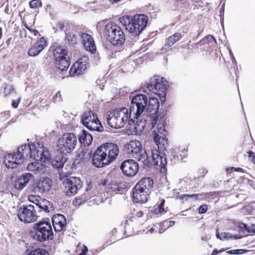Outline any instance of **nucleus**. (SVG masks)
<instances>
[{"label":"nucleus","mask_w":255,"mask_h":255,"mask_svg":"<svg viewBox=\"0 0 255 255\" xmlns=\"http://www.w3.org/2000/svg\"><path fill=\"white\" fill-rule=\"evenodd\" d=\"M119 153L117 144L107 142L99 147L92 156V164L97 168L103 167L114 161Z\"/></svg>","instance_id":"1"},{"label":"nucleus","mask_w":255,"mask_h":255,"mask_svg":"<svg viewBox=\"0 0 255 255\" xmlns=\"http://www.w3.org/2000/svg\"><path fill=\"white\" fill-rule=\"evenodd\" d=\"M107 121L112 128H120L125 126L126 123L131 125L135 120L126 107L113 110L107 113Z\"/></svg>","instance_id":"2"},{"label":"nucleus","mask_w":255,"mask_h":255,"mask_svg":"<svg viewBox=\"0 0 255 255\" xmlns=\"http://www.w3.org/2000/svg\"><path fill=\"white\" fill-rule=\"evenodd\" d=\"M30 235L34 240L40 242L51 240L54 238L51 224L47 221H41L34 224Z\"/></svg>","instance_id":"3"},{"label":"nucleus","mask_w":255,"mask_h":255,"mask_svg":"<svg viewBox=\"0 0 255 255\" xmlns=\"http://www.w3.org/2000/svg\"><path fill=\"white\" fill-rule=\"evenodd\" d=\"M122 22L125 25L126 29L132 36H138L146 27L148 18L144 14L134 15L130 19H123Z\"/></svg>","instance_id":"4"},{"label":"nucleus","mask_w":255,"mask_h":255,"mask_svg":"<svg viewBox=\"0 0 255 255\" xmlns=\"http://www.w3.org/2000/svg\"><path fill=\"white\" fill-rule=\"evenodd\" d=\"M126 152L129 156L135 158L143 165L149 164L147 160V153L142 149L141 142L137 140H131L125 145Z\"/></svg>","instance_id":"5"},{"label":"nucleus","mask_w":255,"mask_h":255,"mask_svg":"<svg viewBox=\"0 0 255 255\" xmlns=\"http://www.w3.org/2000/svg\"><path fill=\"white\" fill-rule=\"evenodd\" d=\"M104 34L108 40L114 45H122L126 40L125 35L121 28L114 24L106 25Z\"/></svg>","instance_id":"6"},{"label":"nucleus","mask_w":255,"mask_h":255,"mask_svg":"<svg viewBox=\"0 0 255 255\" xmlns=\"http://www.w3.org/2000/svg\"><path fill=\"white\" fill-rule=\"evenodd\" d=\"M147 103L148 98L144 95L137 94L132 98L129 112L134 120L139 118L144 112H147Z\"/></svg>","instance_id":"7"},{"label":"nucleus","mask_w":255,"mask_h":255,"mask_svg":"<svg viewBox=\"0 0 255 255\" xmlns=\"http://www.w3.org/2000/svg\"><path fill=\"white\" fill-rule=\"evenodd\" d=\"M55 64L61 71H66L70 66V54L63 46H58L53 49Z\"/></svg>","instance_id":"8"},{"label":"nucleus","mask_w":255,"mask_h":255,"mask_svg":"<svg viewBox=\"0 0 255 255\" xmlns=\"http://www.w3.org/2000/svg\"><path fill=\"white\" fill-rule=\"evenodd\" d=\"M77 143L76 135L72 133H67L63 135L57 143V150L62 154L72 152Z\"/></svg>","instance_id":"9"},{"label":"nucleus","mask_w":255,"mask_h":255,"mask_svg":"<svg viewBox=\"0 0 255 255\" xmlns=\"http://www.w3.org/2000/svg\"><path fill=\"white\" fill-rule=\"evenodd\" d=\"M165 120L161 117L159 119V123L157 124L156 129L153 131L154 136L153 139L159 149L161 150L165 149L167 146V139L166 138L167 131L164 128Z\"/></svg>","instance_id":"10"},{"label":"nucleus","mask_w":255,"mask_h":255,"mask_svg":"<svg viewBox=\"0 0 255 255\" xmlns=\"http://www.w3.org/2000/svg\"><path fill=\"white\" fill-rule=\"evenodd\" d=\"M81 121L83 125L90 130L102 131L103 129L97 115L92 111L83 113L81 116Z\"/></svg>","instance_id":"11"},{"label":"nucleus","mask_w":255,"mask_h":255,"mask_svg":"<svg viewBox=\"0 0 255 255\" xmlns=\"http://www.w3.org/2000/svg\"><path fill=\"white\" fill-rule=\"evenodd\" d=\"M162 79L160 80L154 76L147 84V88L149 91L163 98V100L161 99V102L165 101L167 88V82L162 81Z\"/></svg>","instance_id":"12"},{"label":"nucleus","mask_w":255,"mask_h":255,"mask_svg":"<svg viewBox=\"0 0 255 255\" xmlns=\"http://www.w3.org/2000/svg\"><path fill=\"white\" fill-rule=\"evenodd\" d=\"M17 216L20 221L25 223L35 222L38 217L34 207L32 205L21 207L18 209Z\"/></svg>","instance_id":"13"},{"label":"nucleus","mask_w":255,"mask_h":255,"mask_svg":"<svg viewBox=\"0 0 255 255\" xmlns=\"http://www.w3.org/2000/svg\"><path fill=\"white\" fill-rule=\"evenodd\" d=\"M151 160L147 155V160L149 162L147 165H143L144 169L150 167L151 166L157 165L161 168H164L167 164V159L164 154L160 152L157 150L151 151Z\"/></svg>","instance_id":"14"},{"label":"nucleus","mask_w":255,"mask_h":255,"mask_svg":"<svg viewBox=\"0 0 255 255\" xmlns=\"http://www.w3.org/2000/svg\"><path fill=\"white\" fill-rule=\"evenodd\" d=\"M147 112L150 113L153 112L149 115V118L151 122L152 128H154L156 124L159 123V116L158 111L159 108V103L158 99L155 98H150L148 99L147 107Z\"/></svg>","instance_id":"15"},{"label":"nucleus","mask_w":255,"mask_h":255,"mask_svg":"<svg viewBox=\"0 0 255 255\" xmlns=\"http://www.w3.org/2000/svg\"><path fill=\"white\" fill-rule=\"evenodd\" d=\"M65 184V192L68 196L75 195L82 187V182L79 178L71 177L64 180Z\"/></svg>","instance_id":"16"},{"label":"nucleus","mask_w":255,"mask_h":255,"mask_svg":"<svg viewBox=\"0 0 255 255\" xmlns=\"http://www.w3.org/2000/svg\"><path fill=\"white\" fill-rule=\"evenodd\" d=\"M120 168L125 175L130 177L134 176L137 173L139 165L134 160L129 159L122 163Z\"/></svg>","instance_id":"17"},{"label":"nucleus","mask_w":255,"mask_h":255,"mask_svg":"<svg viewBox=\"0 0 255 255\" xmlns=\"http://www.w3.org/2000/svg\"><path fill=\"white\" fill-rule=\"evenodd\" d=\"M35 148V145L33 143L25 144L18 147L16 152L18 156V159H20L22 162L24 158H34L32 151Z\"/></svg>","instance_id":"18"},{"label":"nucleus","mask_w":255,"mask_h":255,"mask_svg":"<svg viewBox=\"0 0 255 255\" xmlns=\"http://www.w3.org/2000/svg\"><path fill=\"white\" fill-rule=\"evenodd\" d=\"M87 69L86 58L84 57L78 59L71 67L69 73L71 76L80 75L82 74Z\"/></svg>","instance_id":"19"},{"label":"nucleus","mask_w":255,"mask_h":255,"mask_svg":"<svg viewBox=\"0 0 255 255\" xmlns=\"http://www.w3.org/2000/svg\"><path fill=\"white\" fill-rule=\"evenodd\" d=\"M47 46V41L44 37L40 38L29 49L27 54L31 57L36 56Z\"/></svg>","instance_id":"20"},{"label":"nucleus","mask_w":255,"mask_h":255,"mask_svg":"<svg viewBox=\"0 0 255 255\" xmlns=\"http://www.w3.org/2000/svg\"><path fill=\"white\" fill-rule=\"evenodd\" d=\"M52 224L56 232H59L65 230L66 219L64 215L57 214L52 218Z\"/></svg>","instance_id":"21"},{"label":"nucleus","mask_w":255,"mask_h":255,"mask_svg":"<svg viewBox=\"0 0 255 255\" xmlns=\"http://www.w3.org/2000/svg\"><path fill=\"white\" fill-rule=\"evenodd\" d=\"M18 156L16 152L7 154L3 157V164L8 168H16L19 164L21 163L20 159H18Z\"/></svg>","instance_id":"22"},{"label":"nucleus","mask_w":255,"mask_h":255,"mask_svg":"<svg viewBox=\"0 0 255 255\" xmlns=\"http://www.w3.org/2000/svg\"><path fill=\"white\" fill-rule=\"evenodd\" d=\"M81 38L84 48L87 51L94 53L96 50V47L92 37L88 34L84 33L81 35Z\"/></svg>","instance_id":"23"},{"label":"nucleus","mask_w":255,"mask_h":255,"mask_svg":"<svg viewBox=\"0 0 255 255\" xmlns=\"http://www.w3.org/2000/svg\"><path fill=\"white\" fill-rule=\"evenodd\" d=\"M153 185V180L151 178L146 177L143 178L140 180L134 187L137 188L138 190L144 191L150 194Z\"/></svg>","instance_id":"24"},{"label":"nucleus","mask_w":255,"mask_h":255,"mask_svg":"<svg viewBox=\"0 0 255 255\" xmlns=\"http://www.w3.org/2000/svg\"><path fill=\"white\" fill-rule=\"evenodd\" d=\"M36 156L34 154V158L36 160H40L44 163L47 162L50 159L51 153L48 148L42 146L36 150Z\"/></svg>","instance_id":"25"},{"label":"nucleus","mask_w":255,"mask_h":255,"mask_svg":"<svg viewBox=\"0 0 255 255\" xmlns=\"http://www.w3.org/2000/svg\"><path fill=\"white\" fill-rule=\"evenodd\" d=\"M149 193L142 190H138L134 187L132 191V196L134 201L136 203H143L148 200Z\"/></svg>","instance_id":"26"},{"label":"nucleus","mask_w":255,"mask_h":255,"mask_svg":"<svg viewBox=\"0 0 255 255\" xmlns=\"http://www.w3.org/2000/svg\"><path fill=\"white\" fill-rule=\"evenodd\" d=\"M33 178L34 176L31 173H23L19 177L17 181L15 183V186L19 190L22 189L27 185L30 180Z\"/></svg>","instance_id":"27"},{"label":"nucleus","mask_w":255,"mask_h":255,"mask_svg":"<svg viewBox=\"0 0 255 255\" xmlns=\"http://www.w3.org/2000/svg\"><path fill=\"white\" fill-rule=\"evenodd\" d=\"M52 185V181L48 178L40 180L37 184L35 190L43 193L50 191Z\"/></svg>","instance_id":"28"},{"label":"nucleus","mask_w":255,"mask_h":255,"mask_svg":"<svg viewBox=\"0 0 255 255\" xmlns=\"http://www.w3.org/2000/svg\"><path fill=\"white\" fill-rule=\"evenodd\" d=\"M79 140L84 146H89L93 140L92 135L86 130H82L79 134Z\"/></svg>","instance_id":"29"},{"label":"nucleus","mask_w":255,"mask_h":255,"mask_svg":"<svg viewBox=\"0 0 255 255\" xmlns=\"http://www.w3.org/2000/svg\"><path fill=\"white\" fill-rule=\"evenodd\" d=\"M45 165L41 163L33 162L29 163L27 169L36 173H42L45 171Z\"/></svg>","instance_id":"30"},{"label":"nucleus","mask_w":255,"mask_h":255,"mask_svg":"<svg viewBox=\"0 0 255 255\" xmlns=\"http://www.w3.org/2000/svg\"><path fill=\"white\" fill-rule=\"evenodd\" d=\"M146 120L142 121L141 119H135L134 123L133 124L134 125L135 132L136 134H139L144 129L146 125Z\"/></svg>","instance_id":"31"},{"label":"nucleus","mask_w":255,"mask_h":255,"mask_svg":"<svg viewBox=\"0 0 255 255\" xmlns=\"http://www.w3.org/2000/svg\"><path fill=\"white\" fill-rule=\"evenodd\" d=\"M217 42L215 38L211 35H208L203 38L200 41L201 45L206 46L207 47H210L214 46Z\"/></svg>","instance_id":"32"},{"label":"nucleus","mask_w":255,"mask_h":255,"mask_svg":"<svg viewBox=\"0 0 255 255\" xmlns=\"http://www.w3.org/2000/svg\"><path fill=\"white\" fill-rule=\"evenodd\" d=\"M40 203L37 206L40 209V211H44L45 212H49L50 210H52V205L49 201L42 199L40 200Z\"/></svg>","instance_id":"33"},{"label":"nucleus","mask_w":255,"mask_h":255,"mask_svg":"<svg viewBox=\"0 0 255 255\" xmlns=\"http://www.w3.org/2000/svg\"><path fill=\"white\" fill-rule=\"evenodd\" d=\"M182 37L181 33L177 32L169 37L166 40V44L168 46L173 45Z\"/></svg>","instance_id":"34"},{"label":"nucleus","mask_w":255,"mask_h":255,"mask_svg":"<svg viewBox=\"0 0 255 255\" xmlns=\"http://www.w3.org/2000/svg\"><path fill=\"white\" fill-rule=\"evenodd\" d=\"M50 162L54 168L57 169L63 167L64 163L61 156H56L52 159Z\"/></svg>","instance_id":"35"},{"label":"nucleus","mask_w":255,"mask_h":255,"mask_svg":"<svg viewBox=\"0 0 255 255\" xmlns=\"http://www.w3.org/2000/svg\"><path fill=\"white\" fill-rule=\"evenodd\" d=\"M27 255H49V253L44 249L37 248L31 251Z\"/></svg>","instance_id":"36"},{"label":"nucleus","mask_w":255,"mask_h":255,"mask_svg":"<svg viewBox=\"0 0 255 255\" xmlns=\"http://www.w3.org/2000/svg\"><path fill=\"white\" fill-rule=\"evenodd\" d=\"M240 227L241 228L245 229L249 233H255V225H248L244 223H241Z\"/></svg>","instance_id":"37"},{"label":"nucleus","mask_w":255,"mask_h":255,"mask_svg":"<svg viewBox=\"0 0 255 255\" xmlns=\"http://www.w3.org/2000/svg\"><path fill=\"white\" fill-rule=\"evenodd\" d=\"M198 194H183L180 196L179 197L180 199L184 200L185 199L186 201H187L189 199H193L195 200H196L198 198Z\"/></svg>","instance_id":"38"},{"label":"nucleus","mask_w":255,"mask_h":255,"mask_svg":"<svg viewBox=\"0 0 255 255\" xmlns=\"http://www.w3.org/2000/svg\"><path fill=\"white\" fill-rule=\"evenodd\" d=\"M29 6L31 8H36L42 6V2L39 0H32L29 2Z\"/></svg>","instance_id":"39"},{"label":"nucleus","mask_w":255,"mask_h":255,"mask_svg":"<svg viewBox=\"0 0 255 255\" xmlns=\"http://www.w3.org/2000/svg\"><path fill=\"white\" fill-rule=\"evenodd\" d=\"M28 199L30 202L33 203L37 207L40 203V200H42L43 198H40L39 196H30Z\"/></svg>","instance_id":"40"},{"label":"nucleus","mask_w":255,"mask_h":255,"mask_svg":"<svg viewBox=\"0 0 255 255\" xmlns=\"http://www.w3.org/2000/svg\"><path fill=\"white\" fill-rule=\"evenodd\" d=\"M66 38L69 42L72 43L75 42L76 38H75V35L73 34H72L71 33H69L66 34Z\"/></svg>","instance_id":"41"},{"label":"nucleus","mask_w":255,"mask_h":255,"mask_svg":"<svg viewBox=\"0 0 255 255\" xmlns=\"http://www.w3.org/2000/svg\"><path fill=\"white\" fill-rule=\"evenodd\" d=\"M221 236L223 240H228L234 238L233 235L229 233H222Z\"/></svg>","instance_id":"42"},{"label":"nucleus","mask_w":255,"mask_h":255,"mask_svg":"<svg viewBox=\"0 0 255 255\" xmlns=\"http://www.w3.org/2000/svg\"><path fill=\"white\" fill-rule=\"evenodd\" d=\"M248 154L249 159L250 162L255 164V154L253 151L247 152Z\"/></svg>","instance_id":"43"},{"label":"nucleus","mask_w":255,"mask_h":255,"mask_svg":"<svg viewBox=\"0 0 255 255\" xmlns=\"http://www.w3.org/2000/svg\"><path fill=\"white\" fill-rule=\"evenodd\" d=\"M86 201V198L84 196H82L81 197L76 198L75 201V203L76 204H82L83 203L85 202Z\"/></svg>","instance_id":"44"},{"label":"nucleus","mask_w":255,"mask_h":255,"mask_svg":"<svg viewBox=\"0 0 255 255\" xmlns=\"http://www.w3.org/2000/svg\"><path fill=\"white\" fill-rule=\"evenodd\" d=\"M227 171L228 172H234V171H237V172H244V170L243 169H242V168H240V167H232L230 168H228L227 169Z\"/></svg>","instance_id":"45"},{"label":"nucleus","mask_w":255,"mask_h":255,"mask_svg":"<svg viewBox=\"0 0 255 255\" xmlns=\"http://www.w3.org/2000/svg\"><path fill=\"white\" fill-rule=\"evenodd\" d=\"M242 250L238 249V250H230L228 252H227V253L230 255H239L243 254V253L241 252L242 251Z\"/></svg>","instance_id":"46"},{"label":"nucleus","mask_w":255,"mask_h":255,"mask_svg":"<svg viewBox=\"0 0 255 255\" xmlns=\"http://www.w3.org/2000/svg\"><path fill=\"white\" fill-rule=\"evenodd\" d=\"M207 209L208 207L206 205H203L199 207L198 212L200 214H204L207 211Z\"/></svg>","instance_id":"47"},{"label":"nucleus","mask_w":255,"mask_h":255,"mask_svg":"<svg viewBox=\"0 0 255 255\" xmlns=\"http://www.w3.org/2000/svg\"><path fill=\"white\" fill-rule=\"evenodd\" d=\"M164 203L165 201L164 199H163L161 200L160 203L158 205V209L160 213L164 212V209L163 207L164 205Z\"/></svg>","instance_id":"48"},{"label":"nucleus","mask_w":255,"mask_h":255,"mask_svg":"<svg viewBox=\"0 0 255 255\" xmlns=\"http://www.w3.org/2000/svg\"><path fill=\"white\" fill-rule=\"evenodd\" d=\"M246 208L248 210H249V209H251V211L252 210H255V202H251L249 205L246 207Z\"/></svg>","instance_id":"49"},{"label":"nucleus","mask_w":255,"mask_h":255,"mask_svg":"<svg viewBox=\"0 0 255 255\" xmlns=\"http://www.w3.org/2000/svg\"><path fill=\"white\" fill-rule=\"evenodd\" d=\"M11 89H12V88L11 86H7L4 88L3 92L5 94V95H7L10 93Z\"/></svg>","instance_id":"50"},{"label":"nucleus","mask_w":255,"mask_h":255,"mask_svg":"<svg viewBox=\"0 0 255 255\" xmlns=\"http://www.w3.org/2000/svg\"><path fill=\"white\" fill-rule=\"evenodd\" d=\"M54 98L55 99V101H62L61 93L60 92H58L56 94Z\"/></svg>","instance_id":"51"},{"label":"nucleus","mask_w":255,"mask_h":255,"mask_svg":"<svg viewBox=\"0 0 255 255\" xmlns=\"http://www.w3.org/2000/svg\"><path fill=\"white\" fill-rule=\"evenodd\" d=\"M111 189L114 191H119V186L116 184H112Z\"/></svg>","instance_id":"52"},{"label":"nucleus","mask_w":255,"mask_h":255,"mask_svg":"<svg viewBox=\"0 0 255 255\" xmlns=\"http://www.w3.org/2000/svg\"><path fill=\"white\" fill-rule=\"evenodd\" d=\"M248 184L250 185L251 186L254 187V188L255 186V182L253 180H248Z\"/></svg>","instance_id":"53"},{"label":"nucleus","mask_w":255,"mask_h":255,"mask_svg":"<svg viewBox=\"0 0 255 255\" xmlns=\"http://www.w3.org/2000/svg\"><path fill=\"white\" fill-rule=\"evenodd\" d=\"M30 32L34 35V36L37 35V34L38 33V31L37 30L33 29L30 30Z\"/></svg>","instance_id":"54"},{"label":"nucleus","mask_w":255,"mask_h":255,"mask_svg":"<svg viewBox=\"0 0 255 255\" xmlns=\"http://www.w3.org/2000/svg\"><path fill=\"white\" fill-rule=\"evenodd\" d=\"M216 236L217 239H220V240H223V238H222L221 235H220V234L218 233V229H217L216 230Z\"/></svg>","instance_id":"55"},{"label":"nucleus","mask_w":255,"mask_h":255,"mask_svg":"<svg viewBox=\"0 0 255 255\" xmlns=\"http://www.w3.org/2000/svg\"><path fill=\"white\" fill-rule=\"evenodd\" d=\"M143 212L142 211H139L136 213V216L138 218L141 217L143 216Z\"/></svg>","instance_id":"56"},{"label":"nucleus","mask_w":255,"mask_h":255,"mask_svg":"<svg viewBox=\"0 0 255 255\" xmlns=\"http://www.w3.org/2000/svg\"><path fill=\"white\" fill-rule=\"evenodd\" d=\"M58 25L60 29H62L64 26V24L62 22H59Z\"/></svg>","instance_id":"57"},{"label":"nucleus","mask_w":255,"mask_h":255,"mask_svg":"<svg viewBox=\"0 0 255 255\" xmlns=\"http://www.w3.org/2000/svg\"><path fill=\"white\" fill-rule=\"evenodd\" d=\"M17 106H18V103L15 102L14 101H12V106L14 108H16L17 107Z\"/></svg>","instance_id":"58"},{"label":"nucleus","mask_w":255,"mask_h":255,"mask_svg":"<svg viewBox=\"0 0 255 255\" xmlns=\"http://www.w3.org/2000/svg\"><path fill=\"white\" fill-rule=\"evenodd\" d=\"M218 253H219V251H218V250H214L213 251V252H212V254L213 255H217Z\"/></svg>","instance_id":"59"},{"label":"nucleus","mask_w":255,"mask_h":255,"mask_svg":"<svg viewBox=\"0 0 255 255\" xmlns=\"http://www.w3.org/2000/svg\"><path fill=\"white\" fill-rule=\"evenodd\" d=\"M175 224V222L173 221H170L169 222V226L172 227Z\"/></svg>","instance_id":"60"},{"label":"nucleus","mask_w":255,"mask_h":255,"mask_svg":"<svg viewBox=\"0 0 255 255\" xmlns=\"http://www.w3.org/2000/svg\"><path fill=\"white\" fill-rule=\"evenodd\" d=\"M2 29L0 27V39L2 38Z\"/></svg>","instance_id":"61"},{"label":"nucleus","mask_w":255,"mask_h":255,"mask_svg":"<svg viewBox=\"0 0 255 255\" xmlns=\"http://www.w3.org/2000/svg\"><path fill=\"white\" fill-rule=\"evenodd\" d=\"M88 251V249L86 248L85 251H83L81 255H85L86 254V252Z\"/></svg>","instance_id":"62"},{"label":"nucleus","mask_w":255,"mask_h":255,"mask_svg":"<svg viewBox=\"0 0 255 255\" xmlns=\"http://www.w3.org/2000/svg\"><path fill=\"white\" fill-rule=\"evenodd\" d=\"M21 34H24L25 36L26 34V30H23V31H21Z\"/></svg>","instance_id":"63"},{"label":"nucleus","mask_w":255,"mask_h":255,"mask_svg":"<svg viewBox=\"0 0 255 255\" xmlns=\"http://www.w3.org/2000/svg\"><path fill=\"white\" fill-rule=\"evenodd\" d=\"M226 249H221L219 251V253H222L225 251H226Z\"/></svg>","instance_id":"64"}]
</instances>
